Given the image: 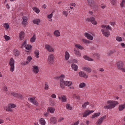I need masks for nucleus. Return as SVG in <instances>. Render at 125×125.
Masks as SVG:
<instances>
[{"label":"nucleus","instance_id":"1","mask_svg":"<svg viewBox=\"0 0 125 125\" xmlns=\"http://www.w3.org/2000/svg\"><path fill=\"white\" fill-rule=\"evenodd\" d=\"M102 29L101 31L103 35L105 37H108L110 35V32L108 29L111 30L112 29L109 25L107 26L106 25H102Z\"/></svg>","mask_w":125,"mask_h":125},{"label":"nucleus","instance_id":"2","mask_svg":"<svg viewBox=\"0 0 125 125\" xmlns=\"http://www.w3.org/2000/svg\"><path fill=\"white\" fill-rule=\"evenodd\" d=\"M108 104H110L108 105H106L104 107L105 109H111L115 107L116 105L119 104L118 102L115 101H108L107 102Z\"/></svg>","mask_w":125,"mask_h":125},{"label":"nucleus","instance_id":"3","mask_svg":"<svg viewBox=\"0 0 125 125\" xmlns=\"http://www.w3.org/2000/svg\"><path fill=\"white\" fill-rule=\"evenodd\" d=\"M35 97H29L28 98V100L34 105L38 106L39 105V104L36 100H35Z\"/></svg>","mask_w":125,"mask_h":125},{"label":"nucleus","instance_id":"4","mask_svg":"<svg viewBox=\"0 0 125 125\" xmlns=\"http://www.w3.org/2000/svg\"><path fill=\"white\" fill-rule=\"evenodd\" d=\"M15 61L12 58L10 59L9 62V64L10 66V71L11 72H13L14 68Z\"/></svg>","mask_w":125,"mask_h":125},{"label":"nucleus","instance_id":"5","mask_svg":"<svg viewBox=\"0 0 125 125\" xmlns=\"http://www.w3.org/2000/svg\"><path fill=\"white\" fill-rule=\"evenodd\" d=\"M54 58V56L52 54H51L49 56L48 59V63L50 64L53 63Z\"/></svg>","mask_w":125,"mask_h":125},{"label":"nucleus","instance_id":"6","mask_svg":"<svg viewBox=\"0 0 125 125\" xmlns=\"http://www.w3.org/2000/svg\"><path fill=\"white\" fill-rule=\"evenodd\" d=\"M31 70L35 73H37L40 71L38 67L35 65L32 67Z\"/></svg>","mask_w":125,"mask_h":125},{"label":"nucleus","instance_id":"7","mask_svg":"<svg viewBox=\"0 0 125 125\" xmlns=\"http://www.w3.org/2000/svg\"><path fill=\"white\" fill-rule=\"evenodd\" d=\"M86 21H90L93 24L96 25L97 24L96 21L95 20V18L94 17H92L90 18H87L86 19Z\"/></svg>","mask_w":125,"mask_h":125},{"label":"nucleus","instance_id":"8","mask_svg":"<svg viewBox=\"0 0 125 125\" xmlns=\"http://www.w3.org/2000/svg\"><path fill=\"white\" fill-rule=\"evenodd\" d=\"M94 112V111L93 110L90 111L89 110H86L84 112L83 116V117H87L91 113H93Z\"/></svg>","mask_w":125,"mask_h":125},{"label":"nucleus","instance_id":"9","mask_svg":"<svg viewBox=\"0 0 125 125\" xmlns=\"http://www.w3.org/2000/svg\"><path fill=\"white\" fill-rule=\"evenodd\" d=\"M11 94L14 97L18 98L20 99H22V96L21 94L18 93L13 92L11 93Z\"/></svg>","mask_w":125,"mask_h":125},{"label":"nucleus","instance_id":"10","mask_svg":"<svg viewBox=\"0 0 125 125\" xmlns=\"http://www.w3.org/2000/svg\"><path fill=\"white\" fill-rule=\"evenodd\" d=\"M116 65L117 68L119 70H121L123 67V62L121 61L118 62L117 63Z\"/></svg>","mask_w":125,"mask_h":125},{"label":"nucleus","instance_id":"11","mask_svg":"<svg viewBox=\"0 0 125 125\" xmlns=\"http://www.w3.org/2000/svg\"><path fill=\"white\" fill-rule=\"evenodd\" d=\"M45 48L47 51L49 52H53V49L49 45L46 44L45 45Z\"/></svg>","mask_w":125,"mask_h":125},{"label":"nucleus","instance_id":"12","mask_svg":"<svg viewBox=\"0 0 125 125\" xmlns=\"http://www.w3.org/2000/svg\"><path fill=\"white\" fill-rule=\"evenodd\" d=\"M79 76L81 77H83L85 78L88 77V75H87L86 74L83 72H80L79 73Z\"/></svg>","mask_w":125,"mask_h":125},{"label":"nucleus","instance_id":"13","mask_svg":"<svg viewBox=\"0 0 125 125\" xmlns=\"http://www.w3.org/2000/svg\"><path fill=\"white\" fill-rule=\"evenodd\" d=\"M106 117L105 115L103 117H101L100 118L97 122V124L98 125H100L102 122L103 120Z\"/></svg>","mask_w":125,"mask_h":125},{"label":"nucleus","instance_id":"14","mask_svg":"<svg viewBox=\"0 0 125 125\" xmlns=\"http://www.w3.org/2000/svg\"><path fill=\"white\" fill-rule=\"evenodd\" d=\"M84 35L88 39L92 40L93 39V37L90 34L87 33H85Z\"/></svg>","mask_w":125,"mask_h":125},{"label":"nucleus","instance_id":"15","mask_svg":"<svg viewBox=\"0 0 125 125\" xmlns=\"http://www.w3.org/2000/svg\"><path fill=\"white\" fill-rule=\"evenodd\" d=\"M72 84V82L68 81H65L64 82V85L66 86H70Z\"/></svg>","mask_w":125,"mask_h":125},{"label":"nucleus","instance_id":"16","mask_svg":"<svg viewBox=\"0 0 125 125\" xmlns=\"http://www.w3.org/2000/svg\"><path fill=\"white\" fill-rule=\"evenodd\" d=\"M24 32L21 31L19 35L20 39L21 40H22L24 38Z\"/></svg>","mask_w":125,"mask_h":125},{"label":"nucleus","instance_id":"17","mask_svg":"<svg viewBox=\"0 0 125 125\" xmlns=\"http://www.w3.org/2000/svg\"><path fill=\"white\" fill-rule=\"evenodd\" d=\"M64 81H63V79L61 78L60 80V85L62 89L64 88Z\"/></svg>","mask_w":125,"mask_h":125},{"label":"nucleus","instance_id":"18","mask_svg":"<svg viewBox=\"0 0 125 125\" xmlns=\"http://www.w3.org/2000/svg\"><path fill=\"white\" fill-rule=\"evenodd\" d=\"M87 1L88 5L91 7L93 6L95 3L93 0H88Z\"/></svg>","mask_w":125,"mask_h":125},{"label":"nucleus","instance_id":"19","mask_svg":"<svg viewBox=\"0 0 125 125\" xmlns=\"http://www.w3.org/2000/svg\"><path fill=\"white\" fill-rule=\"evenodd\" d=\"M50 121L52 123L55 124L56 123V118L55 117H52L50 118Z\"/></svg>","mask_w":125,"mask_h":125},{"label":"nucleus","instance_id":"20","mask_svg":"<svg viewBox=\"0 0 125 125\" xmlns=\"http://www.w3.org/2000/svg\"><path fill=\"white\" fill-rule=\"evenodd\" d=\"M71 66L72 69H73L75 71H76L77 70L78 67L76 65L73 63L71 65Z\"/></svg>","mask_w":125,"mask_h":125},{"label":"nucleus","instance_id":"21","mask_svg":"<svg viewBox=\"0 0 125 125\" xmlns=\"http://www.w3.org/2000/svg\"><path fill=\"white\" fill-rule=\"evenodd\" d=\"M83 58L84 59L88 61H93L94 60L93 59L90 58L87 55L84 56Z\"/></svg>","mask_w":125,"mask_h":125},{"label":"nucleus","instance_id":"22","mask_svg":"<svg viewBox=\"0 0 125 125\" xmlns=\"http://www.w3.org/2000/svg\"><path fill=\"white\" fill-rule=\"evenodd\" d=\"M54 111V109L53 107H48L47 109V111L48 112H50L51 113H53Z\"/></svg>","mask_w":125,"mask_h":125},{"label":"nucleus","instance_id":"23","mask_svg":"<svg viewBox=\"0 0 125 125\" xmlns=\"http://www.w3.org/2000/svg\"><path fill=\"white\" fill-rule=\"evenodd\" d=\"M83 69L88 73H90L92 71L91 69L89 68L84 67L83 68Z\"/></svg>","mask_w":125,"mask_h":125},{"label":"nucleus","instance_id":"24","mask_svg":"<svg viewBox=\"0 0 125 125\" xmlns=\"http://www.w3.org/2000/svg\"><path fill=\"white\" fill-rule=\"evenodd\" d=\"M65 60H67L69 59L70 56V55L68 52L67 51L65 52Z\"/></svg>","mask_w":125,"mask_h":125},{"label":"nucleus","instance_id":"25","mask_svg":"<svg viewBox=\"0 0 125 125\" xmlns=\"http://www.w3.org/2000/svg\"><path fill=\"white\" fill-rule=\"evenodd\" d=\"M14 55L16 56H19L20 54V52L17 50H14Z\"/></svg>","mask_w":125,"mask_h":125},{"label":"nucleus","instance_id":"26","mask_svg":"<svg viewBox=\"0 0 125 125\" xmlns=\"http://www.w3.org/2000/svg\"><path fill=\"white\" fill-rule=\"evenodd\" d=\"M54 33L56 37H58L60 36V33L59 31L56 30L55 31Z\"/></svg>","mask_w":125,"mask_h":125},{"label":"nucleus","instance_id":"27","mask_svg":"<svg viewBox=\"0 0 125 125\" xmlns=\"http://www.w3.org/2000/svg\"><path fill=\"white\" fill-rule=\"evenodd\" d=\"M74 53L76 55L79 56H81V54L79 52V51L76 50L75 48L74 49Z\"/></svg>","mask_w":125,"mask_h":125},{"label":"nucleus","instance_id":"28","mask_svg":"<svg viewBox=\"0 0 125 125\" xmlns=\"http://www.w3.org/2000/svg\"><path fill=\"white\" fill-rule=\"evenodd\" d=\"M100 115V113L99 112L98 113H96L93 114L91 118H94L95 117H97L99 116Z\"/></svg>","mask_w":125,"mask_h":125},{"label":"nucleus","instance_id":"29","mask_svg":"<svg viewBox=\"0 0 125 125\" xmlns=\"http://www.w3.org/2000/svg\"><path fill=\"white\" fill-rule=\"evenodd\" d=\"M34 53L35 54V57L37 58H38L39 57V51L36 49Z\"/></svg>","mask_w":125,"mask_h":125},{"label":"nucleus","instance_id":"30","mask_svg":"<svg viewBox=\"0 0 125 125\" xmlns=\"http://www.w3.org/2000/svg\"><path fill=\"white\" fill-rule=\"evenodd\" d=\"M74 45L76 47L80 50H82L83 49V47L79 44H75Z\"/></svg>","mask_w":125,"mask_h":125},{"label":"nucleus","instance_id":"31","mask_svg":"<svg viewBox=\"0 0 125 125\" xmlns=\"http://www.w3.org/2000/svg\"><path fill=\"white\" fill-rule=\"evenodd\" d=\"M32 9L33 10L37 13H39L40 11L39 9L36 7H33Z\"/></svg>","mask_w":125,"mask_h":125},{"label":"nucleus","instance_id":"32","mask_svg":"<svg viewBox=\"0 0 125 125\" xmlns=\"http://www.w3.org/2000/svg\"><path fill=\"white\" fill-rule=\"evenodd\" d=\"M89 104V103L88 102H85L84 104L82 105V106L84 109H85L87 105H88Z\"/></svg>","mask_w":125,"mask_h":125},{"label":"nucleus","instance_id":"33","mask_svg":"<svg viewBox=\"0 0 125 125\" xmlns=\"http://www.w3.org/2000/svg\"><path fill=\"white\" fill-rule=\"evenodd\" d=\"M40 121L42 125H45V122L43 119L42 118H41L40 120Z\"/></svg>","mask_w":125,"mask_h":125},{"label":"nucleus","instance_id":"34","mask_svg":"<svg viewBox=\"0 0 125 125\" xmlns=\"http://www.w3.org/2000/svg\"><path fill=\"white\" fill-rule=\"evenodd\" d=\"M40 20L39 19H37L33 20V23L37 25L39 24V23L40 22Z\"/></svg>","mask_w":125,"mask_h":125},{"label":"nucleus","instance_id":"35","mask_svg":"<svg viewBox=\"0 0 125 125\" xmlns=\"http://www.w3.org/2000/svg\"><path fill=\"white\" fill-rule=\"evenodd\" d=\"M26 49L27 50H30L31 49L32 46L31 45L27 44L25 45L24 46Z\"/></svg>","mask_w":125,"mask_h":125},{"label":"nucleus","instance_id":"36","mask_svg":"<svg viewBox=\"0 0 125 125\" xmlns=\"http://www.w3.org/2000/svg\"><path fill=\"white\" fill-rule=\"evenodd\" d=\"M115 52V51H110L108 52L107 54L108 56H110L112 55Z\"/></svg>","mask_w":125,"mask_h":125},{"label":"nucleus","instance_id":"37","mask_svg":"<svg viewBox=\"0 0 125 125\" xmlns=\"http://www.w3.org/2000/svg\"><path fill=\"white\" fill-rule=\"evenodd\" d=\"M23 20L22 21V24L24 26H25L27 23V20H26V19L25 20V19Z\"/></svg>","mask_w":125,"mask_h":125},{"label":"nucleus","instance_id":"38","mask_svg":"<svg viewBox=\"0 0 125 125\" xmlns=\"http://www.w3.org/2000/svg\"><path fill=\"white\" fill-rule=\"evenodd\" d=\"M64 76L63 75H62L61 76H57L55 77L54 78L56 79H59L60 78V79L61 80V78L63 79V78H64Z\"/></svg>","mask_w":125,"mask_h":125},{"label":"nucleus","instance_id":"39","mask_svg":"<svg viewBox=\"0 0 125 125\" xmlns=\"http://www.w3.org/2000/svg\"><path fill=\"white\" fill-rule=\"evenodd\" d=\"M86 85L84 83H81L79 85V87L80 88H83Z\"/></svg>","mask_w":125,"mask_h":125},{"label":"nucleus","instance_id":"40","mask_svg":"<svg viewBox=\"0 0 125 125\" xmlns=\"http://www.w3.org/2000/svg\"><path fill=\"white\" fill-rule=\"evenodd\" d=\"M35 39L36 38L35 37V35H34L31 39L30 41L31 42H33L35 41Z\"/></svg>","mask_w":125,"mask_h":125},{"label":"nucleus","instance_id":"41","mask_svg":"<svg viewBox=\"0 0 125 125\" xmlns=\"http://www.w3.org/2000/svg\"><path fill=\"white\" fill-rule=\"evenodd\" d=\"M125 108L123 104L122 105H119V111H122Z\"/></svg>","mask_w":125,"mask_h":125},{"label":"nucleus","instance_id":"42","mask_svg":"<svg viewBox=\"0 0 125 125\" xmlns=\"http://www.w3.org/2000/svg\"><path fill=\"white\" fill-rule=\"evenodd\" d=\"M4 27H5L6 29H8L9 28V26L8 23H5L4 25Z\"/></svg>","mask_w":125,"mask_h":125},{"label":"nucleus","instance_id":"43","mask_svg":"<svg viewBox=\"0 0 125 125\" xmlns=\"http://www.w3.org/2000/svg\"><path fill=\"white\" fill-rule=\"evenodd\" d=\"M61 101L62 102H65L66 101V98L65 96H63L62 97Z\"/></svg>","mask_w":125,"mask_h":125},{"label":"nucleus","instance_id":"44","mask_svg":"<svg viewBox=\"0 0 125 125\" xmlns=\"http://www.w3.org/2000/svg\"><path fill=\"white\" fill-rule=\"evenodd\" d=\"M4 38L6 41H8V40L10 39V37L7 36L6 35H5L4 36Z\"/></svg>","mask_w":125,"mask_h":125},{"label":"nucleus","instance_id":"45","mask_svg":"<svg viewBox=\"0 0 125 125\" xmlns=\"http://www.w3.org/2000/svg\"><path fill=\"white\" fill-rule=\"evenodd\" d=\"M66 107L68 109L70 110H72V107L71 106L70 104H66Z\"/></svg>","mask_w":125,"mask_h":125},{"label":"nucleus","instance_id":"46","mask_svg":"<svg viewBox=\"0 0 125 125\" xmlns=\"http://www.w3.org/2000/svg\"><path fill=\"white\" fill-rule=\"evenodd\" d=\"M116 40L118 41V42H121L122 41V38L120 37L117 36L116 37Z\"/></svg>","mask_w":125,"mask_h":125},{"label":"nucleus","instance_id":"47","mask_svg":"<svg viewBox=\"0 0 125 125\" xmlns=\"http://www.w3.org/2000/svg\"><path fill=\"white\" fill-rule=\"evenodd\" d=\"M62 14L64 16H65L66 17H67L68 13L66 11H64L62 12Z\"/></svg>","mask_w":125,"mask_h":125},{"label":"nucleus","instance_id":"48","mask_svg":"<svg viewBox=\"0 0 125 125\" xmlns=\"http://www.w3.org/2000/svg\"><path fill=\"white\" fill-rule=\"evenodd\" d=\"M6 110L8 111H10L12 112V109L10 108V106L8 108H7Z\"/></svg>","mask_w":125,"mask_h":125},{"label":"nucleus","instance_id":"49","mask_svg":"<svg viewBox=\"0 0 125 125\" xmlns=\"http://www.w3.org/2000/svg\"><path fill=\"white\" fill-rule=\"evenodd\" d=\"M83 41V42H84V43H90V42L89 41L84 39H83L82 40Z\"/></svg>","mask_w":125,"mask_h":125},{"label":"nucleus","instance_id":"50","mask_svg":"<svg viewBox=\"0 0 125 125\" xmlns=\"http://www.w3.org/2000/svg\"><path fill=\"white\" fill-rule=\"evenodd\" d=\"M112 4L113 5H115L116 3V0H110Z\"/></svg>","mask_w":125,"mask_h":125},{"label":"nucleus","instance_id":"51","mask_svg":"<svg viewBox=\"0 0 125 125\" xmlns=\"http://www.w3.org/2000/svg\"><path fill=\"white\" fill-rule=\"evenodd\" d=\"M49 88L48 85L47 84V83H46V84H45L44 89L46 90H48L49 89Z\"/></svg>","mask_w":125,"mask_h":125},{"label":"nucleus","instance_id":"52","mask_svg":"<svg viewBox=\"0 0 125 125\" xmlns=\"http://www.w3.org/2000/svg\"><path fill=\"white\" fill-rule=\"evenodd\" d=\"M28 63L29 62L27 61H24L22 62V64L24 65H25Z\"/></svg>","mask_w":125,"mask_h":125},{"label":"nucleus","instance_id":"53","mask_svg":"<svg viewBox=\"0 0 125 125\" xmlns=\"http://www.w3.org/2000/svg\"><path fill=\"white\" fill-rule=\"evenodd\" d=\"M32 59L31 57L30 56H28L27 58V60L29 62H30L31 60Z\"/></svg>","mask_w":125,"mask_h":125},{"label":"nucleus","instance_id":"54","mask_svg":"<svg viewBox=\"0 0 125 125\" xmlns=\"http://www.w3.org/2000/svg\"><path fill=\"white\" fill-rule=\"evenodd\" d=\"M52 13L50 15H48V18L49 19H51L52 16Z\"/></svg>","mask_w":125,"mask_h":125},{"label":"nucleus","instance_id":"55","mask_svg":"<svg viewBox=\"0 0 125 125\" xmlns=\"http://www.w3.org/2000/svg\"><path fill=\"white\" fill-rule=\"evenodd\" d=\"M125 2V0H122V1L121 3L120 4V6L121 7H124V5H123V3H124V2Z\"/></svg>","mask_w":125,"mask_h":125},{"label":"nucleus","instance_id":"56","mask_svg":"<svg viewBox=\"0 0 125 125\" xmlns=\"http://www.w3.org/2000/svg\"><path fill=\"white\" fill-rule=\"evenodd\" d=\"M10 106L11 108H14L16 107V106L14 104H10Z\"/></svg>","mask_w":125,"mask_h":125},{"label":"nucleus","instance_id":"57","mask_svg":"<svg viewBox=\"0 0 125 125\" xmlns=\"http://www.w3.org/2000/svg\"><path fill=\"white\" fill-rule=\"evenodd\" d=\"M26 43V40H25V41H24V42L22 44V46L21 47V48H23V46Z\"/></svg>","mask_w":125,"mask_h":125},{"label":"nucleus","instance_id":"58","mask_svg":"<svg viewBox=\"0 0 125 125\" xmlns=\"http://www.w3.org/2000/svg\"><path fill=\"white\" fill-rule=\"evenodd\" d=\"M3 90L5 91H7L8 90L7 87L6 86H5L3 88Z\"/></svg>","mask_w":125,"mask_h":125},{"label":"nucleus","instance_id":"59","mask_svg":"<svg viewBox=\"0 0 125 125\" xmlns=\"http://www.w3.org/2000/svg\"><path fill=\"white\" fill-rule=\"evenodd\" d=\"M51 97L53 98H56V95L54 94H53L51 95Z\"/></svg>","mask_w":125,"mask_h":125},{"label":"nucleus","instance_id":"60","mask_svg":"<svg viewBox=\"0 0 125 125\" xmlns=\"http://www.w3.org/2000/svg\"><path fill=\"white\" fill-rule=\"evenodd\" d=\"M79 122V120L77 121L75 123L73 124L72 125H78Z\"/></svg>","mask_w":125,"mask_h":125},{"label":"nucleus","instance_id":"61","mask_svg":"<svg viewBox=\"0 0 125 125\" xmlns=\"http://www.w3.org/2000/svg\"><path fill=\"white\" fill-rule=\"evenodd\" d=\"M70 5L75 7V6L76 4L75 3H70Z\"/></svg>","mask_w":125,"mask_h":125},{"label":"nucleus","instance_id":"62","mask_svg":"<svg viewBox=\"0 0 125 125\" xmlns=\"http://www.w3.org/2000/svg\"><path fill=\"white\" fill-rule=\"evenodd\" d=\"M121 45L123 47H125V44L124 43H121Z\"/></svg>","mask_w":125,"mask_h":125},{"label":"nucleus","instance_id":"63","mask_svg":"<svg viewBox=\"0 0 125 125\" xmlns=\"http://www.w3.org/2000/svg\"><path fill=\"white\" fill-rule=\"evenodd\" d=\"M64 118L63 117H60V118L58 120V122H61L62 120H63Z\"/></svg>","mask_w":125,"mask_h":125},{"label":"nucleus","instance_id":"64","mask_svg":"<svg viewBox=\"0 0 125 125\" xmlns=\"http://www.w3.org/2000/svg\"><path fill=\"white\" fill-rule=\"evenodd\" d=\"M22 18L23 19H25V20L26 19V20H27V19H28V18H27V17L26 16H23L22 17Z\"/></svg>","mask_w":125,"mask_h":125}]
</instances>
